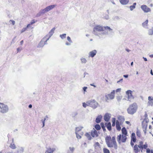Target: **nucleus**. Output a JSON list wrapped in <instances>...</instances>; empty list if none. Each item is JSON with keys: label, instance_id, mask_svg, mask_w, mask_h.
<instances>
[{"label": "nucleus", "instance_id": "nucleus-1", "mask_svg": "<svg viewBox=\"0 0 153 153\" xmlns=\"http://www.w3.org/2000/svg\"><path fill=\"white\" fill-rule=\"evenodd\" d=\"M106 143L109 148H114L115 149L117 148V145L116 140L115 136L112 137L110 136H106L105 138Z\"/></svg>", "mask_w": 153, "mask_h": 153}, {"label": "nucleus", "instance_id": "nucleus-2", "mask_svg": "<svg viewBox=\"0 0 153 153\" xmlns=\"http://www.w3.org/2000/svg\"><path fill=\"white\" fill-rule=\"evenodd\" d=\"M122 134H120L117 137V140L119 143H125L127 139L126 136L127 132L125 127H123L121 129Z\"/></svg>", "mask_w": 153, "mask_h": 153}, {"label": "nucleus", "instance_id": "nucleus-3", "mask_svg": "<svg viewBox=\"0 0 153 153\" xmlns=\"http://www.w3.org/2000/svg\"><path fill=\"white\" fill-rule=\"evenodd\" d=\"M143 142L140 141L139 142V145L136 144L134 147V151L135 153H137L140 152V150L142 152L143 149H146L148 147V145L146 143L145 144H143Z\"/></svg>", "mask_w": 153, "mask_h": 153}, {"label": "nucleus", "instance_id": "nucleus-4", "mask_svg": "<svg viewBox=\"0 0 153 153\" xmlns=\"http://www.w3.org/2000/svg\"><path fill=\"white\" fill-rule=\"evenodd\" d=\"M137 106L136 103H134L130 105L127 109V111L129 114L132 115L135 113L137 109Z\"/></svg>", "mask_w": 153, "mask_h": 153}, {"label": "nucleus", "instance_id": "nucleus-5", "mask_svg": "<svg viewBox=\"0 0 153 153\" xmlns=\"http://www.w3.org/2000/svg\"><path fill=\"white\" fill-rule=\"evenodd\" d=\"M0 112L2 113H5L8 110L7 106L3 103H0Z\"/></svg>", "mask_w": 153, "mask_h": 153}, {"label": "nucleus", "instance_id": "nucleus-6", "mask_svg": "<svg viewBox=\"0 0 153 153\" xmlns=\"http://www.w3.org/2000/svg\"><path fill=\"white\" fill-rule=\"evenodd\" d=\"M56 6V5H52L47 7L44 9H42L41 10L40 12L41 13L44 14L49 11L55 7Z\"/></svg>", "mask_w": 153, "mask_h": 153}, {"label": "nucleus", "instance_id": "nucleus-7", "mask_svg": "<svg viewBox=\"0 0 153 153\" xmlns=\"http://www.w3.org/2000/svg\"><path fill=\"white\" fill-rule=\"evenodd\" d=\"M88 106H91L93 108H95L97 106V103L95 100L89 101L87 102Z\"/></svg>", "mask_w": 153, "mask_h": 153}, {"label": "nucleus", "instance_id": "nucleus-8", "mask_svg": "<svg viewBox=\"0 0 153 153\" xmlns=\"http://www.w3.org/2000/svg\"><path fill=\"white\" fill-rule=\"evenodd\" d=\"M48 39L46 38L45 37L43 38L39 43L38 45L39 47H41L43 46L44 45L46 44Z\"/></svg>", "mask_w": 153, "mask_h": 153}, {"label": "nucleus", "instance_id": "nucleus-9", "mask_svg": "<svg viewBox=\"0 0 153 153\" xmlns=\"http://www.w3.org/2000/svg\"><path fill=\"white\" fill-rule=\"evenodd\" d=\"M93 31L94 32H100L104 31V27L99 25H97L94 27Z\"/></svg>", "mask_w": 153, "mask_h": 153}, {"label": "nucleus", "instance_id": "nucleus-10", "mask_svg": "<svg viewBox=\"0 0 153 153\" xmlns=\"http://www.w3.org/2000/svg\"><path fill=\"white\" fill-rule=\"evenodd\" d=\"M141 8L145 13H148L151 11V9L146 5H141Z\"/></svg>", "mask_w": 153, "mask_h": 153}, {"label": "nucleus", "instance_id": "nucleus-11", "mask_svg": "<svg viewBox=\"0 0 153 153\" xmlns=\"http://www.w3.org/2000/svg\"><path fill=\"white\" fill-rule=\"evenodd\" d=\"M115 93V91L113 90L110 94H108L107 95H106L105 97L106 98L107 100H108V99H113L114 97Z\"/></svg>", "mask_w": 153, "mask_h": 153}, {"label": "nucleus", "instance_id": "nucleus-12", "mask_svg": "<svg viewBox=\"0 0 153 153\" xmlns=\"http://www.w3.org/2000/svg\"><path fill=\"white\" fill-rule=\"evenodd\" d=\"M111 118V115L108 113H106L104 116V119L105 121H108Z\"/></svg>", "mask_w": 153, "mask_h": 153}, {"label": "nucleus", "instance_id": "nucleus-13", "mask_svg": "<svg viewBox=\"0 0 153 153\" xmlns=\"http://www.w3.org/2000/svg\"><path fill=\"white\" fill-rule=\"evenodd\" d=\"M148 104L149 105L151 106H153V98L150 96H149L148 98Z\"/></svg>", "mask_w": 153, "mask_h": 153}, {"label": "nucleus", "instance_id": "nucleus-14", "mask_svg": "<svg viewBox=\"0 0 153 153\" xmlns=\"http://www.w3.org/2000/svg\"><path fill=\"white\" fill-rule=\"evenodd\" d=\"M91 134L93 137H97L98 136V134L97 131L94 128H93V130L91 133Z\"/></svg>", "mask_w": 153, "mask_h": 153}, {"label": "nucleus", "instance_id": "nucleus-15", "mask_svg": "<svg viewBox=\"0 0 153 153\" xmlns=\"http://www.w3.org/2000/svg\"><path fill=\"white\" fill-rule=\"evenodd\" d=\"M131 141H133V143H135L136 142V139L135 135V134L134 133H133L131 134Z\"/></svg>", "mask_w": 153, "mask_h": 153}, {"label": "nucleus", "instance_id": "nucleus-16", "mask_svg": "<svg viewBox=\"0 0 153 153\" xmlns=\"http://www.w3.org/2000/svg\"><path fill=\"white\" fill-rule=\"evenodd\" d=\"M120 123H119L118 120L116 121V128L117 130L119 131H120L121 129L120 126Z\"/></svg>", "mask_w": 153, "mask_h": 153}, {"label": "nucleus", "instance_id": "nucleus-17", "mask_svg": "<svg viewBox=\"0 0 153 153\" xmlns=\"http://www.w3.org/2000/svg\"><path fill=\"white\" fill-rule=\"evenodd\" d=\"M105 125L108 130L110 131L111 130V125L110 123H105Z\"/></svg>", "mask_w": 153, "mask_h": 153}, {"label": "nucleus", "instance_id": "nucleus-18", "mask_svg": "<svg viewBox=\"0 0 153 153\" xmlns=\"http://www.w3.org/2000/svg\"><path fill=\"white\" fill-rule=\"evenodd\" d=\"M126 93L128 95V100L130 101V100H129L130 98L131 97H132L131 91L129 90H128L126 92Z\"/></svg>", "mask_w": 153, "mask_h": 153}, {"label": "nucleus", "instance_id": "nucleus-19", "mask_svg": "<svg viewBox=\"0 0 153 153\" xmlns=\"http://www.w3.org/2000/svg\"><path fill=\"white\" fill-rule=\"evenodd\" d=\"M97 51L95 50H94L91 51L89 53V56L92 57H93L96 54Z\"/></svg>", "mask_w": 153, "mask_h": 153}, {"label": "nucleus", "instance_id": "nucleus-20", "mask_svg": "<svg viewBox=\"0 0 153 153\" xmlns=\"http://www.w3.org/2000/svg\"><path fill=\"white\" fill-rule=\"evenodd\" d=\"M102 119V116L101 115L98 116L96 119V122L97 123H100Z\"/></svg>", "mask_w": 153, "mask_h": 153}, {"label": "nucleus", "instance_id": "nucleus-21", "mask_svg": "<svg viewBox=\"0 0 153 153\" xmlns=\"http://www.w3.org/2000/svg\"><path fill=\"white\" fill-rule=\"evenodd\" d=\"M120 3L123 4H127L128 1L129 0H119Z\"/></svg>", "mask_w": 153, "mask_h": 153}, {"label": "nucleus", "instance_id": "nucleus-22", "mask_svg": "<svg viewBox=\"0 0 153 153\" xmlns=\"http://www.w3.org/2000/svg\"><path fill=\"white\" fill-rule=\"evenodd\" d=\"M37 21L36 20H35L34 19L32 20L30 23L27 25V27H29L31 25H32V24L35 23Z\"/></svg>", "mask_w": 153, "mask_h": 153}, {"label": "nucleus", "instance_id": "nucleus-23", "mask_svg": "<svg viewBox=\"0 0 153 153\" xmlns=\"http://www.w3.org/2000/svg\"><path fill=\"white\" fill-rule=\"evenodd\" d=\"M55 150V149L50 148L48 149L46 152L45 153H52Z\"/></svg>", "mask_w": 153, "mask_h": 153}, {"label": "nucleus", "instance_id": "nucleus-24", "mask_svg": "<svg viewBox=\"0 0 153 153\" xmlns=\"http://www.w3.org/2000/svg\"><path fill=\"white\" fill-rule=\"evenodd\" d=\"M148 20H146L145 22H143L142 24V26L144 27H145L148 26Z\"/></svg>", "mask_w": 153, "mask_h": 153}, {"label": "nucleus", "instance_id": "nucleus-25", "mask_svg": "<svg viewBox=\"0 0 153 153\" xmlns=\"http://www.w3.org/2000/svg\"><path fill=\"white\" fill-rule=\"evenodd\" d=\"M136 135L139 138H140L141 137V134L140 131L139 130H137L136 132Z\"/></svg>", "mask_w": 153, "mask_h": 153}, {"label": "nucleus", "instance_id": "nucleus-26", "mask_svg": "<svg viewBox=\"0 0 153 153\" xmlns=\"http://www.w3.org/2000/svg\"><path fill=\"white\" fill-rule=\"evenodd\" d=\"M105 124L103 122L101 123H100L102 129L103 131H106V129L105 128Z\"/></svg>", "mask_w": 153, "mask_h": 153}, {"label": "nucleus", "instance_id": "nucleus-27", "mask_svg": "<svg viewBox=\"0 0 153 153\" xmlns=\"http://www.w3.org/2000/svg\"><path fill=\"white\" fill-rule=\"evenodd\" d=\"M136 4V3H133L132 5H131L130 6L129 8L131 10H133L135 8Z\"/></svg>", "mask_w": 153, "mask_h": 153}, {"label": "nucleus", "instance_id": "nucleus-28", "mask_svg": "<svg viewBox=\"0 0 153 153\" xmlns=\"http://www.w3.org/2000/svg\"><path fill=\"white\" fill-rule=\"evenodd\" d=\"M104 30H106L107 31H111L112 30V29L108 26L104 27Z\"/></svg>", "mask_w": 153, "mask_h": 153}, {"label": "nucleus", "instance_id": "nucleus-29", "mask_svg": "<svg viewBox=\"0 0 153 153\" xmlns=\"http://www.w3.org/2000/svg\"><path fill=\"white\" fill-rule=\"evenodd\" d=\"M148 34L149 35H153V27L149 30Z\"/></svg>", "mask_w": 153, "mask_h": 153}, {"label": "nucleus", "instance_id": "nucleus-30", "mask_svg": "<svg viewBox=\"0 0 153 153\" xmlns=\"http://www.w3.org/2000/svg\"><path fill=\"white\" fill-rule=\"evenodd\" d=\"M95 128L97 130H100L101 129L100 125L99 124H96L94 126Z\"/></svg>", "mask_w": 153, "mask_h": 153}, {"label": "nucleus", "instance_id": "nucleus-31", "mask_svg": "<svg viewBox=\"0 0 153 153\" xmlns=\"http://www.w3.org/2000/svg\"><path fill=\"white\" fill-rule=\"evenodd\" d=\"M104 153H110L109 150L106 148H104L103 149Z\"/></svg>", "mask_w": 153, "mask_h": 153}, {"label": "nucleus", "instance_id": "nucleus-32", "mask_svg": "<svg viewBox=\"0 0 153 153\" xmlns=\"http://www.w3.org/2000/svg\"><path fill=\"white\" fill-rule=\"evenodd\" d=\"M10 147L12 149H14L16 148L15 145L14 143H11L10 146Z\"/></svg>", "mask_w": 153, "mask_h": 153}, {"label": "nucleus", "instance_id": "nucleus-33", "mask_svg": "<svg viewBox=\"0 0 153 153\" xmlns=\"http://www.w3.org/2000/svg\"><path fill=\"white\" fill-rule=\"evenodd\" d=\"M66 34L65 33H64L60 35V37L62 39H64L66 38Z\"/></svg>", "mask_w": 153, "mask_h": 153}, {"label": "nucleus", "instance_id": "nucleus-34", "mask_svg": "<svg viewBox=\"0 0 153 153\" xmlns=\"http://www.w3.org/2000/svg\"><path fill=\"white\" fill-rule=\"evenodd\" d=\"M85 135L88 139H90V138H91L90 135L88 133H86L85 134Z\"/></svg>", "mask_w": 153, "mask_h": 153}, {"label": "nucleus", "instance_id": "nucleus-35", "mask_svg": "<svg viewBox=\"0 0 153 153\" xmlns=\"http://www.w3.org/2000/svg\"><path fill=\"white\" fill-rule=\"evenodd\" d=\"M115 125V119L114 118L112 120V126H114Z\"/></svg>", "mask_w": 153, "mask_h": 153}, {"label": "nucleus", "instance_id": "nucleus-36", "mask_svg": "<svg viewBox=\"0 0 153 153\" xmlns=\"http://www.w3.org/2000/svg\"><path fill=\"white\" fill-rule=\"evenodd\" d=\"M82 128L77 127L76 128V132H77L82 129Z\"/></svg>", "mask_w": 153, "mask_h": 153}, {"label": "nucleus", "instance_id": "nucleus-37", "mask_svg": "<svg viewBox=\"0 0 153 153\" xmlns=\"http://www.w3.org/2000/svg\"><path fill=\"white\" fill-rule=\"evenodd\" d=\"M28 27H25V28H23L21 30V33H22L23 32H24V31H25L27 29V28Z\"/></svg>", "mask_w": 153, "mask_h": 153}, {"label": "nucleus", "instance_id": "nucleus-38", "mask_svg": "<svg viewBox=\"0 0 153 153\" xmlns=\"http://www.w3.org/2000/svg\"><path fill=\"white\" fill-rule=\"evenodd\" d=\"M146 153H152L151 150L149 148H146Z\"/></svg>", "mask_w": 153, "mask_h": 153}, {"label": "nucleus", "instance_id": "nucleus-39", "mask_svg": "<svg viewBox=\"0 0 153 153\" xmlns=\"http://www.w3.org/2000/svg\"><path fill=\"white\" fill-rule=\"evenodd\" d=\"M100 145L99 143L98 142H97L95 143V144H94V146L95 147H96L97 146H99Z\"/></svg>", "mask_w": 153, "mask_h": 153}, {"label": "nucleus", "instance_id": "nucleus-40", "mask_svg": "<svg viewBox=\"0 0 153 153\" xmlns=\"http://www.w3.org/2000/svg\"><path fill=\"white\" fill-rule=\"evenodd\" d=\"M76 136L77 138L78 139H80L81 138V137L80 135H79L77 133V132H76Z\"/></svg>", "mask_w": 153, "mask_h": 153}, {"label": "nucleus", "instance_id": "nucleus-41", "mask_svg": "<svg viewBox=\"0 0 153 153\" xmlns=\"http://www.w3.org/2000/svg\"><path fill=\"white\" fill-rule=\"evenodd\" d=\"M81 61H82V62L83 63H85L86 62V59L85 58L81 59Z\"/></svg>", "mask_w": 153, "mask_h": 153}, {"label": "nucleus", "instance_id": "nucleus-42", "mask_svg": "<svg viewBox=\"0 0 153 153\" xmlns=\"http://www.w3.org/2000/svg\"><path fill=\"white\" fill-rule=\"evenodd\" d=\"M67 40H68V41H69V42L70 43H72V41L71 39L70 38V37H69V36H68L67 37Z\"/></svg>", "mask_w": 153, "mask_h": 153}, {"label": "nucleus", "instance_id": "nucleus-43", "mask_svg": "<svg viewBox=\"0 0 153 153\" xmlns=\"http://www.w3.org/2000/svg\"><path fill=\"white\" fill-rule=\"evenodd\" d=\"M55 29V27H53V28L51 31L50 32V33H54V31Z\"/></svg>", "mask_w": 153, "mask_h": 153}, {"label": "nucleus", "instance_id": "nucleus-44", "mask_svg": "<svg viewBox=\"0 0 153 153\" xmlns=\"http://www.w3.org/2000/svg\"><path fill=\"white\" fill-rule=\"evenodd\" d=\"M87 106H88V104L87 103H85V102L83 103V107L85 108Z\"/></svg>", "mask_w": 153, "mask_h": 153}, {"label": "nucleus", "instance_id": "nucleus-45", "mask_svg": "<svg viewBox=\"0 0 153 153\" xmlns=\"http://www.w3.org/2000/svg\"><path fill=\"white\" fill-rule=\"evenodd\" d=\"M10 22H11V23L13 25H14L15 24V22L13 20H10Z\"/></svg>", "mask_w": 153, "mask_h": 153}, {"label": "nucleus", "instance_id": "nucleus-46", "mask_svg": "<svg viewBox=\"0 0 153 153\" xmlns=\"http://www.w3.org/2000/svg\"><path fill=\"white\" fill-rule=\"evenodd\" d=\"M22 49V48H18L17 49V53H18V52L20 51Z\"/></svg>", "mask_w": 153, "mask_h": 153}, {"label": "nucleus", "instance_id": "nucleus-47", "mask_svg": "<svg viewBox=\"0 0 153 153\" xmlns=\"http://www.w3.org/2000/svg\"><path fill=\"white\" fill-rule=\"evenodd\" d=\"M69 149L70 151L72 152H73L74 150V147H70L69 148Z\"/></svg>", "mask_w": 153, "mask_h": 153}, {"label": "nucleus", "instance_id": "nucleus-48", "mask_svg": "<svg viewBox=\"0 0 153 153\" xmlns=\"http://www.w3.org/2000/svg\"><path fill=\"white\" fill-rule=\"evenodd\" d=\"M121 90V88H120L117 89H116V92H120V91Z\"/></svg>", "mask_w": 153, "mask_h": 153}, {"label": "nucleus", "instance_id": "nucleus-49", "mask_svg": "<svg viewBox=\"0 0 153 153\" xmlns=\"http://www.w3.org/2000/svg\"><path fill=\"white\" fill-rule=\"evenodd\" d=\"M87 88V87H84L83 88V91H84V92H85L86 91V90Z\"/></svg>", "mask_w": 153, "mask_h": 153}, {"label": "nucleus", "instance_id": "nucleus-50", "mask_svg": "<svg viewBox=\"0 0 153 153\" xmlns=\"http://www.w3.org/2000/svg\"><path fill=\"white\" fill-rule=\"evenodd\" d=\"M46 120L45 118H44V120H42V123L43 124V127L45 125V121Z\"/></svg>", "mask_w": 153, "mask_h": 153}, {"label": "nucleus", "instance_id": "nucleus-51", "mask_svg": "<svg viewBox=\"0 0 153 153\" xmlns=\"http://www.w3.org/2000/svg\"><path fill=\"white\" fill-rule=\"evenodd\" d=\"M125 123L126 124H128V125H130V126L131 125L130 122L128 121H126Z\"/></svg>", "mask_w": 153, "mask_h": 153}, {"label": "nucleus", "instance_id": "nucleus-52", "mask_svg": "<svg viewBox=\"0 0 153 153\" xmlns=\"http://www.w3.org/2000/svg\"><path fill=\"white\" fill-rule=\"evenodd\" d=\"M71 43H70V42H66V45H70V44H71Z\"/></svg>", "mask_w": 153, "mask_h": 153}, {"label": "nucleus", "instance_id": "nucleus-53", "mask_svg": "<svg viewBox=\"0 0 153 153\" xmlns=\"http://www.w3.org/2000/svg\"><path fill=\"white\" fill-rule=\"evenodd\" d=\"M133 143V141H131V146H133L134 145V143Z\"/></svg>", "mask_w": 153, "mask_h": 153}, {"label": "nucleus", "instance_id": "nucleus-54", "mask_svg": "<svg viewBox=\"0 0 153 153\" xmlns=\"http://www.w3.org/2000/svg\"><path fill=\"white\" fill-rule=\"evenodd\" d=\"M23 40H22L20 42V44L21 45H22V44H23Z\"/></svg>", "mask_w": 153, "mask_h": 153}, {"label": "nucleus", "instance_id": "nucleus-55", "mask_svg": "<svg viewBox=\"0 0 153 153\" xmlns=\"http://www.w3.org/2000/svg\"><path fill=\"white\" fill-rule=\"evenodd\" d=\"M123 76L125 78H127L128 77V75H124V76Z\"/></svg>", "mask_w": 153, "mask_h": 153}, {"label": "nucleus", "instance_id": "nucleus-56", "mask_svg": "<svg viewBox=\"0 0 153 153\" xmlns=\"http://www.w3.org/2000/svg\"><path fill=\"white\" fill-rule=\"evenodd\" d=\"M90 85L91 86H93L94 87H96V86L93 84H91Z\"/></svg>", "mask_w": 153, "mask_h": 153}, {"label": "nucleus", "instance_id": "nucleus-57", "mask_svg": "<svg viewBox=\"0 0 153 153\" xmlns=\"http://www.w3.org/2000/svg\"><path fill=\"white\" fill-rule=\"evenodd\" d=\"M123 80V79H120L119 81H117V82L118 83H119V82H120V81H122Z\"/></svg>", "mask_w": 153, "mask_h": 153}, {"label": "nucleus", "instance_id": "nucleus-58", "mask_svg": "<svg viewBox=\"0 0 153 153\" xmlns=\"http://www.w3.org/2000/svg\"><path fill=\"white\" fill-rule=\"evenodd\" d=\"M143 59H144V60L145 61H147V59L146 58H144V57H143Z\"/></svg>", "mask_w": 153, "mask_h": 153}, {"label": "nucleus", "instance_id": "nucleus-59", "mask_svg": "<svg viewBox=\"0 0 153 153\" xmlns=\"http://www.w3.org/2000/svg\"><path fill=\"white\" fill-rule=\"evenodd\" d=\"M29 108H31L32 107V105L31 104L30 105H29Z\"/></svg>", "mask_w": 153, "mask_h": 153}, {"label": "nucleus", "instance_id": "nucleus-60", "mask_svg": "<svg viewBox=\"0 0 153 153\" xmlns=\"http://www.w3.org/2000/svg\"><path fill=\"white\" fill-rule=\"evenodd\" d=\"M151 74L152 75H153V73L152 72V70H151Z\"/></svg>", "mask_w": 153, "mask_h": 153}, {"label": "nucleus", "instance_id": "nucleus-61", "mask_svg": "<svg viewBox=\"0 0 153 153\" xmlns=\"http://www.w3.org/2000/svg\"><path fill=\"white\" fill-rule=\"evenodd\" d=\"M126 50L128 52H129L130 51V50L128 49H126Z\"/></svg>", "mask_w": 153, "mask_h": 153}, {"label": "nucleus", "instance_id": "nucleus-62", "mask_svg": "<svg viewBox=\"0 0 153 153\" xmlns=\"http://www.w3.org/2000/svg\"><path fill=\"white\" fill-rule=\"evenodd\" d=\"M30 27V28H33V27H32L31 26V25L30 26V27Z\"/></svg>", "mask_w": 153, "mask_h": 153}, {"label": "nucleus", "instance_id": "nucleus-63", "mask_svg": "<svg viewBox=\"0 0 153 153\" xmlns=\"http://www.w3.org/2000/svg\"><path fill=\"white\" fill-rule=\"evenodd\" d=\"M151 152L152 153H153V150L152 149L151 150Z\"/></svg>", "mask_w": 153, "mask_h": 153}, {"label": "nucleus", "instance_id": "nucleus-64", "mask_svg": "<svg viewBox=\"0 0 153 153\" xmlns=\"http://www.w3.org/2000/svg\"><path fill=\"white\" fill-rule=\"evenodd\" d=\"M150 56L152 57H153V55H151V56Z\"/></svg>", "mask_w": 153, "mask_h": 153}]
</instances>
